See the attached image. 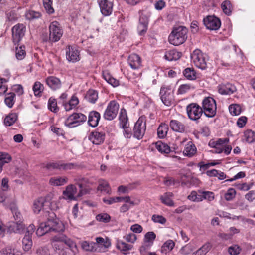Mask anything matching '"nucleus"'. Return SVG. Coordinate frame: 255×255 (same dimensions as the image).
<instances>
[{
	"mask_svg": "<svg viewBox=\"0 0 255 255\" xmlns=\"http://www.w3.org/2000/svg\"><path fill=\"white\" fill-rule=\"evenodd\" d=\"M44 216L47 217V221L40 224L36 232L37 236H41L51 231L60 232L63 230L64 226L62 223L56 218L54 212L52 211H46Z\"/></svg>",
	"mask_w": 255,
	"mask_h": 255,
	"instance_id": "nucleus-1",
	"label": "nucleus"
},
{
	"mask_svg": "<svg viewBox=\"0 0 255 255\" xmlns=\"http://www.w3.org/2000/svg\"><path fill=\"white\" fill-rule=\"evenodd\" d=\"M187 33L188 29L184 26H180L174 28L169 35V42L175 46L181 45L187 39Z\"/></svg>",
	"mask_w": 255,
	"mask_h": 255,
	"instance_id": "nucleus-2",
	"label": "nucleus"
},
{
	"mask_svg": "<svg viewBox=\"0 0 255 255\" xmlns=\"http://www.w3.org/2000/svg\"><path fill=\"white\" fill-rule=\"evenodd\" d=\"M202 104L203 112L206 117L212 118L215 116L217 106L214 98L211 97H205L203 100Z\"/></svg>",
	"mask_w": 255,
	"mask_h": 255,
	"instance_id": "nucleus-3",
	"label": "nucleus"
},
{
	"mask_svg": "<svg viewBox=\"0 0 255 255\" xmlns=\"http://www.w3.org/2000/svg\"><path fill=\"white\" fill-rule=\"evenodd\" d=\"M191 58L194 65L198 68L205 70L207 68V56L199 49L195 50L191 55Z\"/></svg>",
	"mask_w": 255,
	"mask_h": 255,
	"instance_id": "nucleus-4",
	"label": "nucleus"
},
{
	"mask_svg": "<svg viewBox=\"0 0 255 255\" xmlns=\"http://www.w3.org/2000/svg\"><path fill=\"white\" fill-rule=\"evenodd\" d=\"M49 36L48 40L52 42L58 41L62 37L63 31L60 23L54 21L50 23L49 26Z\"/></svg>",
	"mask_w": 255,
	"mask_h": 255,
	"instance_id": "nucleus-5",
	"label": "nucleus"
},
{
	"mask_svg": "<svg viewBox=\"0 0 255 255\" xmlns=\"http://www.w3.org/2000/svg\"><path fill=\"white\" fill-rule=\"evenodd\" d=\"M160 99L162 103L167 106H170L174 103L173 92L171 86L163 85L160 91Z\"/></svg>",
	"mask_w": 255,
	"mask_h": 255,
	"instance_id": "nucleus-6",
	"label": "nucleus"
},
{
	"mask_svg": "<svg viewBox=\"0 0 255 255\" xmlns=\"http://www.w3.org/2000/svg\"><path fill=\"white\" fill-rule=\"evenodd\" d=\"M87 120V117L81 113H74L70 115L66 120L65 125L72 128L80 125Z\"/></svg>",
	"mask_w": 255,
	"mask_h": 255,
	"instance_id": "nucleus-7",
	"label": "nucleus"
},
{
	"mask_svg": "<svg viewBox=\"0 0 255 255\" xmlns=\"http://www.w3.org/2000/svg\"><path fill=\"white\" fill-rule=\"evenodd\" d=\"M119 109V104L115 100L111 101L108 104L104 113V118L109 121L113 120L117 116Z\"/></svg>",
	"mask_w": 255,
	"mask_h": 255,
	"instance_id": "nucleus-8",
	"label": "nucleus"
},
{
	"mask_svg": "<svg viewBox=\"0 0 255 255\" xmlns=\"http://www.w3.org/2000/svg\"><path fill=\"white\" fill-rule=\"evenodd\" d=\"M186 111L189 118L193 121L198 120L203 113L202 108L196 103L188 105Z\"/></svg>",
	"mask_w": 255,
	"mask_h": 255,
	"instance_id": "nucleus-9",
	"label": "nucleus"
},
{
	"mask_svg": "<svg viewBox=\"0 0 255 255\" xmlns=\"http://www.w3.org/2000/svg\"><path fill=\"white\" fill-rule=\"evenodd\" d=\"M146 130V123L143 118L140 117L135 123L133 132L135 138L140 139L144 135Z\"/></svg>",
	"mask_w": 255,
	"mask_h": 255,
	"instance_id": "nucleus-10",
	"label": "nucleus"
},
{
	"mask_svg": "<svg viewBox=\"0 0 255 255\" xmlns=\"http://www.w3.org/2000/svg\"><path fill=\"white\" fill-rule=\"evenodd\" d=\"M26 27L23 24L18 23L12 28V39L13 42L18 43L25 34Z\"/></svg>",
	"mask_w": 255,
	"mask_h": 255,
	"instance_id": "nucleus-11",
	"label": "nucleus"
},
{
	"mask_svg": "<svg viewBox=\"0 0 255 255\" xmlns=\"http://www.w3.org/2000/svg\"><path fill=\"white\" fill-rule=\"evenodd\" d=\"M203 23L206 28L211 30L218 29L221 26L220 20L214 16H208L203 19Z\"/></svg>",
	"mask_w": 255,
	"mask_h": 255,
	"instance_id": "nucleus-12",
	"label": "nucleus"
},
{
	"mask_svg": "<svg viewBox=\"0 0 255 255\" xmlns=\"http://www.w3.org/2000/svg\"><path fill=\"white\" fill-rule=\"evenodd\" d=\"M100 11L104 16L110 15L113 11V3L108 0H98Z\"/></svg>",
	"mask_w": 255,
	"mask_h": 255,
	"instance_id": "nucleus-13",
	"label": "nucleus"
},
{
	"mask_svg": "<svg viewBox=\"0 0 255 255\" xmlns=\"http://www.w3.org/2000/svg\"><path fill=\"white\" fill-rule=\"evenodd\" d=\"M78 165L72 163H62L60 162L49 163L46 164L45 167L49 170L50 169H63L65 170H71L76 168Z\"/></svg>",
	"mask_w": 255,
	"mask_h": 255,
	"instance_id": "nucleus-14",
	"label": "nucleus"
},
{
	"mask_svg": "<svg viewBox=\"0 0 255 255\" xmlns=\"http://www.w3.org/2000/svg\"><path fill=\"white\" fill-rule=\"evenodd\" d=\"M156 238V234L153 232H148L145 234L144 237V243L140 248V251L143 253L145 250L149 249L153 245Z\"/></svg>",
	"mask_w": 255,
	"mask_h": 255,
	"instance_id": "nucleus-15",
	"label": "nucleus"
},
{
	"mask_svg": "<svg viewBox=\"0 0 255 255\" xmlns=\"http://www.w3.org/2000/svg\"><path fill=\"white\" fill-rule=\"evenodd\" d=\"M79 51L76 47L68 46L66 48V57L67 60L73 63L80 60Z\"/></svg>",
	"mask_w": 255,
	"mask_h": 255,
	"instance_id": "nucleus-16",
	"label": "nucleus"
},
{
	"mask_svg": "<svg viewBox=\"0 0 255 255\" xmlns=\"http://www.w3.org/2000/svg\"><path fill=\"white\" fill-rule=\"evenodd\" d=\"M217 88L219 93L222 95H231L237 90L236 87L230 83L219 84Z\"/></svg>",
	"mask_w": 255,
	"mask_h": 255,
	"instance_id": "nucleus-17",
	"label": "nucleus"
},
{
	"mask_svg": "<svg viewBox=\"0 0 255 255\" xmlns=\"http://www.w3.org/2000/svg\"><path fill=\"white\" fill-rule=\"evenodd\" d=\"M54 240L65 243L73 252H74V249H77L76 243L64 234H59L54 236Z\"/></svg>",
	"mask_w": 255,
	"mask_h": 255,
	"instance_id": "nucleus-18",
	"label": "nucleus"
},
{
	"mask_svg": "<svg viewBox=\"0 0 255 255\" xmlns=\"http://www.w3.org/2000/svg\"><path fill=\"white\" fill-rule=\"evenodd\" d=\"M212 148L210 152L213 153L219 154L224 152L225 154L228 155L232 150V147L227 144L226 146H224V144H209Z\"/></svg>",
	"mask_w": 255,
	"mask_h": 255,
	"instance_id": "nucleus-19",
	"label": "nucleus"
},
{
	"mask_svg": "<svg viewBox=\"0 0 255 255\" xmlns=\"http://www.w3.org/2000/svg\"><path fill=\"white\" fill-rule=\"evenodd\" d=\"M128 63L130 67L134 70L138 69L141 66V59L136 54H131L128 56Z\"/></svg>",
	"mask_w": 255,
	"mask_h": 255,
	"instance_id": "nucleus-20",
	"label": "nucleus"
},
{
	"mask_svg": "<svg viewBox=\"0 0 255 255\" xmlns=\"http://www.w3.org/2000/svg\"><path fill=\"white\" fill-rule=\"evenodd\" d=\"M77 192V189L73 185H68L65 190L63 192V198L66 200H75L76 199L75 196Z\"/></svg>",
	"mask_w": 255,
	"mask_h": 255,
	"instance_id": "nucleus-21",
	"label": "nucleus"
},
{
	"mask_svg": "<svg viewBox=\"0 0 255 255\" xmlns=\"http://www.w3.org/2000/svg\"><path fill=\"white\" fill-rule=\"evenodd\" d=\"M45 82L47 85L53 90L59 89L61 87V82L60 79L54 76H49L46 80Z\"/></svg>",
	"mask_w": 255,
	"mask_h": 255,
	"instance_id": "nucleus-22",
	"label": "nucleus"
},
{
	"mask_svg": "<svg viewBox=\"0 0 255 255\" xmlns=\"http://www.w3.org/2000/svg\"><path fill=\"white\" fill-rule=\"evenodd\" d=\"M100 114L97 111H91L89 114L88 117V124L89 126L92 127H96L97 126L99 121L100 119Z\"/></svg>",
	"mask_w": 255,
	"mask_h": 255,
	"instance_id": "nucleus-23",
	"label": "nucleus"
},
{
	"mask_svg": "<svg viewBox=\"0 0 255 255\" xmlns=\"http://www.w3.org/2000/svg\"><path fill=\"white\" fill-rule=\"evenodd\" d=\"M105 138V134L103 132L95 131L92 132L90 135L89 139L92 143H100L104 142Z\"/></svg>",
	"mask_w": 255,
	"mask_h": 255,
	"instance_id": "nucleus-24",
	"label": "nucleus"
},
{
	"mask_svg": "<svg viewBox=\"0 0 255 255\" xmlns=\"http://www.w3.org/2000/svg\"><path fill=\"white\" fill-rule=\"evenodd\" d=\"M119 119L121 127L124 129L128 128L129 126L128 118L127 112L124 108L121 109Z\"/></svg>",
	"mask_w": 255,
	"mask_h": 255,
	"instance_id": "nucleus-25",
	"label": "nucleus"
},
{
	"mask_svg": "<svg viewBox=\"0 0 255 255\" xmlns=\"http://www.w3.org/2000/svg\"><path fill=\"white\" fill-rule=\"evenodd\" d=\"M181 55L182 53L181 52L174 49L166 51L164 57L167 60L172 61L178 60L181 57Z\"/></svg>",
	"mask_w": 255,
	"mask_h": 255,
	"instance_id": "nucleus-26",
	"label": "nucleus"
},
{
	"mask_svg": "<svg viewBox=\"0 0 255 255\" xmlns=\"http://www.w3.org/2000/svg\"><path fill=\"white\" fill-rule=\"evenodd\" d=\"M102 76L105 81L112 86L115 87L119 86V80L112 77L108 70L103 71Z\"/></svg>",
	"mask_w": 255,
	"mask_h": 255,
	"instance_id": "nucleus-27",
	"label": "nucleus"
},
{
	"mask_svg": "<svg viewBox=\"0 0 255 255\" xmlns=\"http://www.w3.org/2000/svg\"><path fill=\"white\" fill-rule=\"evenodd\" d=\"M171 128L175 132H183L185 131V126L176 120H172L170 122Z\"/></svg>",
	"mask_w": 255,
	"mask_h": 255,
	"instance_id": "nucleus-28",
	"label": "nucleus"
},
{
	"mask_svg": "<svg viewBox=\"0 0 255 255\" xmlns=\"http://www.w3.org/2000/svg\"><path fill=\"white\" fill-rule=\"evenodd\" d=\"M24 228V225L22 222H16L10 225L9 230L14 233L21 234L23 232Z\"/></svg>",
	"mask_w": 255,
	"mask_h": 255,
	"instance_id": "nucleus-29",
	"label": "nucleus"
},
{
	"mask_svg": "<svg viewBox=\"0 0 255 255\" xmlns=\"http://www.w3.org/2000/svg\"><path fill=\"white\" fill-rule=\"evenodd\" d=\"M68 179L66 177H54L49 180V184L52 186H58L64 185L67 182Z\"/></svg>",
	"mask_w": 255,
	"mask_h": 255,
	"instance_id": "nucleus-30",
	"label": "nucleus"
},
{
	"mask_svg": "<svg viewBox=\"0 0 255 255\" xmlns=\"http://www.w3.org/2000/svg\"><path fill=\"white\" fill-rule=\"evenodd\" d=\"M169 130L168 125L165 123H161L157 129L158 137L161 139L165 138Z\"/></svg>",
	"mask_w": 255,
	"mask_h": 255,
	"instance_id": "nucleus-31",
	"label": "nucleus"
},
{
	"mask_svg": "<svg viewBox=\"0 0 255 255\" xmlns=\"http://www.w3.org/2000/svg\"><path fill=\"white\" fill-rule=\"evenodd\" d=\"M175 245V244L173 240H168L163 244L160 251L162 254H167L173 250Z\"/></svg>",
	"mask_w": 255,
	"mask_h": 255,
	"instance_id": "nucleus-32",
	"label": "nucleus"
},
{
	"mask_svg": "<svg viewBox=\"0 0 255 255\" xmlns=\"http://www.w3.org/2000/svg\"><path fill=\"white\" fill-rule=\"evenodd\" d=\"M77 180L78 181L77 184L80 189L78 193V196L80 197L86 194L88 192L87 189L84 187V184L87 183L88 180L86 178L80 177Z\"/></svg>",
	"mask_w": 255,
	"mask_h": 255,
	"instance_id": "nucleus-33",
	"label": "nucleus"
},
{
	"mask_svg": "<svg viewBox=\"0 0 255 255\" xmlns=\"http://www.w3.org/2000/svg\"><path fill=\"white\" fill-rule=\"evenodd\" d=\"M173 195V194L171 192H166L163 195L160 196V199L164 204L169 206H173L174 205V202L171 199Z\"/></svg>",
	"mask_w": 255,
	"mask_h": 255,
	"instance_id": "nucleus-34",
	"label": "nucleus"
},
{
	"mask_svg": "<svg viewBox=\"0 0 255 255\" xmlns=\"http://www.w3.org/2000/svg\"><path fill=\"white\" fill-rule=\"evenodd\" d=\"M45 201V199L43 197H39L34 201L33 207L34 213L38 214L40 212L44 206Z\"/></svg>",
	"mask_w": 255,
	"mask_h": 255,
	"instance_id": "nucleus-35",
	"label": "nucleus"
},
{
	"mask_svg": "<svg viewBox=\"0 0 255 255\" xmlns=\"http://www.w3.org/2000/svg\"><path fill=\"white\" fill-rule=\"evenodd\" d=\"M139 14L140 17L138 25H148L150 13L149 12L142 10L139 12Z\"/></svg>",
	"mask_w": 255,
	"mask_h": 255,
	"instance_id": "nucleus-36",
	"label": "nucleus"
},
{
	"mask_svg": "<svg viewBox=\"0 0 255 255\" xmlns=\"http://www.w3.org/2000/svg\"><path fill=\"white\" fill-rule=\"evenodd\" d=\"M211 244L209 242L204 244L201 248L192 254V255H206L210 250Z\"/></svg>",
	"mask_w": 255,
	"mask_h": 255,
	"instance_id": "nucleus-37",
	"label": "nucleus"
},
{
	"mask_svg": "<svg viewBox=\"0 0 255 255\" xmlns=\"http://www.w3.org/2000/svg\"><path fill=\"white\" fill-rule=\"evenodd\" d=\"M86 100L91 103H95L98 98V92L94 90H89L85 95Z\"/></svg>",
	"mask_w": 255,
	"mask_h": 255,
	"instance_id": "nucleus-38",
	"label": "nucleus"
},
{
	"mask_svg": "<svg viewBox=\"0 0 255 255\" xmlns=\"http://www.w3.org/2000/svg\"><path fill=\"white\" fill-rule=\"evenodd\" d=\"M17 119V115L15 113H9L4 120V125L6 126L12 125Z\"/></svg>",
	"mask_w": 255,
	"mask_h": 255,
	"instance_id": "nucleus-39",
	"label": "nucleus"
},
{
	"mask_svg": "<svg viewBox=\"0 0 255 255\" xmlns=\"http://www.w3.org/2000/svg\"><path fill=\"white\" fill-rule=\"evenodd\" d=\"M184 76L188 80H193L196 79V72L193 68H187L183 72Z\"/></svg>",
	"mask_w": 255,
	"mask_h": 255,
	"instance_id": "nucleus-40",
	"label": "nucleus"
},
{
	"mask_svg": "<svg viewBox=\"0 0 255 255\" xmlns=\"http://www.w3.org/2000/svg\"><path fill=\"white\" fill-rule=\"evenodd\" d=\"M197 152V148L195 144H187L185 147L183 153L189 157L193 156Z\"/></svg>",
	"mask_w": 255,
	"mask_h": 255,
	"instance_id": "nucleus-41",
	"label": "nucleus"
},
{
	"mask_svg": "<svg viewBox=\"0 0 255 255\" xmlns=\"http://www.w3.org/2000/svg\"><path fill=\"white\" fill-rule=\"evenodd\" d=\"M15 102V94L14 93H9L5 95L4 102L9 108H12Z\"/></svg>",
	"mask_w": 255,
	"mask_h": 255,
	"instance_id": "nucleus-42",
	"label": "nucleus"
},
{
	"mask_svg": "<svg viewBox=\"0 0 255 255\" xmlns=\"http://www.w3.org/2000/svg\"><path fill=\"white\" fill-rule=\"evenodd\" d=\"M32 89L34 95L37 97H40L42 93L44 91V87L43 85L40 82L36 81L34 83Z\"/></svg>",
	"mask_w": 255,
	"mask_h": 255,
	"instance_id": "nucleus-43",
	"label": "nucleus"
},
{
	"mask_svg": "<svg viewBox=\"0 0 255 255\" xmlns=\"http://www.w3.org/2000/svg\"><path fill=\"white\" fill-rule=\"evenodd\" d=\"M244 140L248 143L255 142V132L251 130H247L244 132Z\"/></svg>",
	"mask_w": 255,
	"mask_h": 255,
	"instance_id": "nucleus-44",
	"label": "nucleus"
},
{
	"mask_svg": "<svg viewBox=\"0 0 255 255\" xmlns=\"http://www.w3.org/2000/svg\"><path fill=\"white\" fill-rule=\"evenodd\" d=\"M97 190L102 192L110 194L111 189L108 183L104 180L100 181Z\"/></svg>",
	"mask_w": 255,
	"mask_h": 255,
	"instance_id": "nucleus-45",
	"label": "nucleus"
},
{
	"mask_svg": "<svg viewBox=\"0 0 255 255\" xmlns=\"http://www.w3.org/2000/svg\"><path fill=\"white\" fill-rule=\"evenodd\" d=\"M82 248L86 251L93 252L96 250V244L93 242L83 241L81 244Z\"/></svg>",
	"mask_w": 255,
	"mask_h": 255,
	"instance_id": "nucleus-46",
	"label": "nucleus"
},
{
	"mask_svg": "<svg viewBox=\"0 0 255 255\" xmlns=\"http://www.w3.org/2000/svg\"><path fill=\"white\" fill-rule=\"evenodd\" d=\"M116 246L122 252H127L131 250L132 248L131 245L128 244L121 240H118Z\"/></svg>",
	"mask_w": 255,
	"mask_h": 255,
	"instance_id": "nucleus-47",
	"label": "nucleus"
},
{
	"mask_svg": "<svg viewBox=\"0 0 255 255\" xmlns=\"http://www.w3.org/2000/svg\"><path fill=\"white\" fill-rule=\"evenodd\" d=\"M48 108L52 112L57 113L59 108L57 106V103L56 99L53 97H50L48 101Z\"/></svg>",
	"mask_w": 255,
	"mask_h": 255,
	"instance_id": "nucleus-48",
	"label": "nucleus"
},
{
	"mask_svg": "<svg viewBox=\"0 0 255 255\" xmlns=\"http://www.w3.org/2000/svg\"><path fill=\"white\" fill-rule=\"evenodd\" d=\"M232 4L229 0L224 1L221 4V8L225 14L230 15L232 13Z\"/></svg>",
	"mask_w": 255,
	"mask_h": 255,
	"instance_id": "nucleus-49",
	"label": "nucleus"
},
{
	"mask_svg": "<svg viewBox=\"0 0 255 255\" xmlns=\"http://www.w3.org/2000/svg\"><path fill=\"white\" fill-rule=\"evenodd\" d=\"M199 194H201L202 201L203 200H207L209 201H213L214 198V194L211 191H203L200 190H198Z\"/></svg>",
	"mask_w": 255,
	"mask_h": 255,
	"instance_id": "nucleus-50",
	"label": "nucleus"
},
{
	"mask_svg": "<svg viewBox=\"0 0 255 255\" xmlns=\"http://www.w3.org/2000/svg\"><path fill=\"white\" fill-rule=\"evenodd\" d=\"M23 249L25 251H29L32 246V241L31 237L24 236L22 239Z\"/></svg>",
	"mask_w": 255,
	"mask_h": 255,
	"instance_id": "nucleus-51",
	"label": "nucleus"
},
{
	"mask_svg": "<svg viewBox=\"0 0 255 255\" xmlns=\"http://www.w3.org/2000/svg\"><path fill=\"white\" fill-rule=\"evenodd\" d=\"M187 198L193 202H199L202 201L201 194H199L198 191H192L190 195L188 196Z\"/></svg>",
	"mask_w": 255,
	"mask_h": 255,
	"instance_id": "nucleus-52",
	"label": "nucleus"
},
{
	"mask_svg": "<svg viewBox=\"0 0 255 255\" xmlns=\"http://www.w3.org/2000/svg\"><path fill=\"white\" fill-rule=\"evenodd\" d=\"M229 110L230 113L232 115H238L241 112V108L238 104H232L229 107Z\"/></svg>",
	"mask_w": 255,
	"mask_h": 255,
	"instance_id": "nucleus-53",
	"label": "nucleus"
},
{
	"mask_svg": "<svg viewBox=\"0 0 255 255\" xmlns=\"http://www.w3.org/2000/svg\"><path fill=\"white\" fill-rule=\"evenodd\" d=\"M194 249L193 246L190 244H187L182 247L180 250V253L183 255L190 254Z\"/></svg>",
	"mask_w": 255,
	"mask_h": 255,
	"instance_id": "nucleus-54",
	"label": "nucleus"
},
{
	"mask_svg": "<svg viewBox=\"0 0 255 255\" xmlns=\"http://www.w3.org/2000/svg\"><path fill=\"white\" fill-rule=\"evenodd\" d=\"M12 160L11 156L7 153L5 152H0V161L4 165L5 163H8Z\"/></svg>",
	"mask_w": 255,
	"mask_h": 255,
	"instance_id": "nucleus-55",
	"label": "nucleus"
},
{
	"mask_svg": "<svg viewBox=\"0 0 255 255\" xmlns=\"http://www.w3.org/2000/svg\"><path fill=\"white\" fill-rule=\"evenodd\" d=\"M156 149L161 153L168 154L171 151L168 144H155Z\"/></svg>",
	"mask_w": 255,
	"mask_h": 255,
	"instance_id": "nucleus-56",
	"label": "nucleus"
},
{
	"mask_svg": "<svg viewBox=\"0 0 255 255\" xmlns=\"http://www.w3.org/2000/svg\"><path fill=\"white\" fill-rule=\"evenodd\" d=\"M44 7L49 14H52L54 12V10L52 7V0H43Z\"/></svg>",
	"mask_w": 255,
	"mask_h": 255,
	"instance_id": "nucleus-57",
	"label": "nucleus"
},
{
	"mask_svg": "<svg viewBox=\"0 0 255 255\" xmlns=\"http://www.w3.org/2000/svg\"><path fill=\"white\" fill-rule=\"evenodd\" d=\"M11 210L16 222H22V215L16 206H11Z\"/></svg>",
	"mask_w": 255,
	"mask_h": 255,
	"instance_id": "nucleus-58",
	"label": "nucleus"
},
{
	"mask_svg": "<svg viewBox=\"0 0 255 255\" xmlns=\"http://www.w3.org/2000/svg\"><path fill=\"white\" fill-rule=\"evenodd\" d=\"M96 219L99 222L108 223L110 222L111 220V217L107 213H101L96 216Z\"/></svg>",
	"mask_w": 255,
	"mask_h": 255,
	"instance_id": "nucleus-59",
	"label": "nucleus"
},
{
	"mask_svg": "<svg viewBox=\"0 0 255 255\" xmlns=\"http://www.w3.org/2000/svg\"><path fill=\"white\" fill-rule=\"evenodd\" d=\"M6 16L8 20L12 22L16 21L19 17V15L14 10H11L8 12L6 13Z\"/></svg>",
	"mask_w": 255,
	"mask_h": 255,
	"instance_id": "nucleus-60",
	"label": "nucleus"
},
{
	"mask_svg": "<svg viewBox=\"0 0 255 255\" xmlns=\"http://www.w3.org/2000/svg\"><path fill=\"white\" fill-rule=\"evenodd\" d=\"M24 48L20 46L16 48L15 56L18 60H22L25 57L26 52Z\"/></svg>",
	"mask_w": 255,
	"mask_h": 255,
	"instance_id": "nucleus-61",
	"label": "nucleus"
},
{
	"mask_svg": "<svg viewBox=\"0 0 255 255\" xmlns=\"http://www.w3.org/2000/svg\"><path fill=\"white\" fill-rule=\"evenodd\" d=\"M241 249L237 245L232 246L229 247L228 252L231 255H237L240 254Z\"/></svg>",
	"mask_w": 255,
	"mask_h": 255,
	"instance_id": "nucleus-62",
	"label": "nucleus"
},
{
	"mask_svg": "<svg viewBox=\"0 0 255 255\" xmlns=\"http://www.w3.org/2000/svg\"><path fill=\"white\" fill-rule=\"evenodd\" d=\"M191 87L192 86L188 84L181 85L178 89L177 93L178 94H184L187 92Z\"/></svg>",
	"mask_w": 255,
	"mask_h": 255,
	"instance_id": "nucleus-63",
	"label": "nucleus"
},
{
	"mask_svg": "<svg viewBox=\"0 0 255 255\" xmlns=\"http://www.w3.org/2000/svg\"><path fill=\"white\" fill-rule=\"evenodd\" d=\"M41 14L38 12L29 10L26 13V17L28 19H33L39 18Z\"/></svg>",
	"mask_w": 255,
	"mask_h": 255,
	"instance_id": "nucleus-64",
	"label": "nucleus"
}]
</instances>
